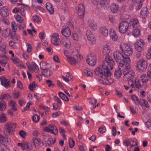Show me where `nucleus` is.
Returning a JSON list of instances; mask_svg holds the SVG:
<instances>
[{"instance_id":"nucleus-1","label":"nucleus","mask_w":151,"mask_h":151,"mask_svg":"<svg viewBox=\"0 0 151 151\" xmlns=\"http://www.w3.org/2000/svg\"><path fill=\"white\" fill-rule=\"evenodd\" d=\"M115 62L112 58L109 56H107L102 62V68L107 75L111 76V74L109 70L113 68Z\"/></svg>"},{"instance_id":"nucleus-2","label":"nucleus","mask_w":151,"mask_h":151,"mask_svg":"<svg viewBox=\"0 0 151 151\" xmlns=\"http://www.w3.org/2000/svg\"><path fill=\"white\" fill-rule=\"evenodd\" d=\"M120 48L122 52L126 57H129L133 53V48L132 47L127 43H122L120 45Z\"/></svg>"},{"instance_id":"nucleus-3","label":"nucleus","mask_w":151,"mask_h":151,"mask_svg":"<svg viewBox=\"0 0 151 151\" xmlns=\"http://www.w3.org/2000/svg\"><path fill=\"white\" fill-rule=\"evenodd\" d=\"M147 65V61L144 59L141 58L137 62L136 69L139 72H142L146 70Z\"/></svg>"},{"instance_id":"nucleus-4","label":"nucleus","mask_w":151,"mask_h":151,"mask_svg":"<svg viewBox=\"0 0 151 151\" xmlns=\"http://www.w3.org/2000/svg\"><path fill=\"white\" fill-rule=\"evenodd\" d=\"M129 57L125 58L124 60L119 64V68L124 72L128 71L131 67Z\"/></svg>"},{"instance_id":"nucleus-5","label":"nucleus","mask_w":151,"mask_h":151,"mask_svg":"<svg viewBox=\"0 0 151 151\" xmlns=\"http://www.w3.org/2000/svg\"><path fill=\"white\" fill-rule=\"evenodd\" d=\"M16 127V124L8 122L6 123L4 127V132L7 134H12L14 131V129Z\"/></svg>"},{"instance_id":"nucleus-6","label":"nucleus","mask_w":151,"mask_h":151,"mask_svg":"<svg viewBox=\"0 0 151 151\" xmlns=\"http://www.w3.org/2000/svg\"><path fill=\"white\" fill-rule=\"evenodd\" d=\"M113 56L115 60L119 64L124 60L125 58L129 57H124L122 53L119 51L114 52Z\"/></svg>"},{"instance_id":"nucleus-7","label":"nucleus","mask_w":151,"mask_h":151,"mask_svg":"<svg viewBox=\"0 0 151 151\" xmlns=\"http://www.w3.org/2000/svg\"><path fill=\"white\" fill-rule=\"evenodd\" d=\"M104 71V69L99 68H96L94 70L95 74L99 77L98 80L100 83H101L100 80H103L104 76H109Z\"/></svg>"},{"instance_id":"nucleus-8","label":"nucleus","mask_w":151,"mask_h":151,"mask_svg":"<svg viewBox=\"0 0 151 151\" xmlns=\"http://www.w3.org/2000/svg\"><path fill=\"white\" fill-rule=\"evenodd\" d=\"M127 21H122L119 24V32L122 33H126L129 28V23Z\"/></svg>"},{"instance_id":"nucleus-9","label":"nucleus","mask_w":151,"mask_h":151,"mask_svg":"<svg viewBox=\"0 0 151 151\" xmlns=\"http://www.w3.org/2000/svg\"><path fill=\"white\" fill-rule=\"evenodd\" d=\"M97 58L95 54H91L87 57L86 62L90 65L94 66L96 63Z\"/></svg>"},{"instance_id":"nucleus-10","label":"nucleus","mask_w":151,"mask_h":151,"mask_svg":"<svg viewBox=\"0 0 151 151\" xmlns=\"http://www.w3.org/2000/svg\"><path fill=\"white\" fill-rule=\"evenodd\" d=\"M145 42L142 39L137 40L134 45L136 50L139 52H141L144 49V46Z\"/></svg>"},{"instance_id":"nucleus-11","label":"nucleus","mask_w":151,"mask_h":151,"mask_svg":"<svg viewBox=\"0 0 151 151\" xmlns=\"http://www.w3.org/2000/svg\"><path fill=\"white\" fill-rule=\"evenodd\" d=\"M45 130L47 132H50L56 135L58 134V130L54 124H50L45 128Z\"/></svg>"},{"instance_id":"nucleus-12","label":"nucleus","mask_w":151,"mask_h":151,"mask_svg":"<svg viewBox=\"0 0 151 151\" xmlns=\"http://www.w3.org/2000/svg\"><path fill=\"white\" fill-rule=\"evenodd\" d=\"M51 41L52 43L55 46H58L60 44V40L58 33H55L53 34L51 37Z\"/></svg>"},{"instance_id":"nucleus-13","label":"nucleus","mask_w":151,"mask_h":151,"mask_svg":"<svg viewBox=\"0 0 151 151\" xmlns=\"http://www.w3.org/2000/svg\"><path fill=\"white\" fill-rule=\"evenodd\" d=\"M17 145L21 147L24 151H31L32 149V145L31 144L29 145L27 142L22 144L18 143Z\"/></svg>"},{"instance_id":"nucleus-14","label":"nucleus","mask_w":151,"mask_h":151,"mask_svg":"<svg viewBox=\"0 0 151 151\" xmlns=\"http://www.w3.org/2000/svg\"><path fill=\"white\" fill-rule=\"evenodd\" d=\"M77 13L80 18H83L85 13V8L84 5L82 4H79L76 9Z\"/></svg>"},{"instance_id":"nucleus-15","label":"nucleus","mask_w":151,"mask_h":151,"mask_svg":"<svg viewBox=\"0 0 151 151\" xmlns=\"http://www.w3.org/2000/svg\"><path fill=\"white\" fill-rule=\"evenodd\" d=\"M135 73L132 70H130L124 73L123 77V80L125 81L132 80L131 79L134 78Z\"/></svg>"},{"instance_id":"nucleus-16","label":"nucleus","mask_w":151,"mask_h":151,"mask_svg":"<svg viewBox=\"0 0 151 151\" xmlns=\"http://www.w3.org/2000/svg\"><path fill=\"white\" fill-rule=\"evenodd\" d=\"M87 39L92 44L95 43L96 40L93 34L90 30H87L86 32Z\"/></svg>"},{"instance_id":"nucleus-17","label":"nucleus","mask_w":151,"mask_h":151,"mask_svg":"<svg viewBox=\"0 0 151 151\" xmlns=\"http://www.w3.org/2000/svg\"><path fill=\"white\" fill-rule=\"evenodd\" d=\"M62 35L66 37H69L71 34V32L69 28L67 26H63L61 31Z\"/></svg>"},{"instance_id":"nucleus-18","label":"nucleus","mask_w":151,"mask_h":151,"mask_svg":"<svg viewBox=\"0 0 151 151\" xmlns=\"http://www.w3.org/2000/svg\"><path fill=\"white\" fill-rule=\"evenodd\" d=\"M110 76H104V78L103 80H101V83L103 84H111L113 83L114 80L113 79L110 78L109 77Z\"/></svg>"},{"instance_id":"nucleus-19","label":"nucleus","mask_w":151,"mask_h":151,"mask_svg":"<svg viewBox=\"0 0 151 151\" xmlns=\"http://www.w3.org/2000/svg\"><path fill=\"white\" fill-rule=\"evenodd\" d=\"M140 105L142 109L146 111L148 110L149 109V104L147 101L145 99L141 100Z\"/></svg>"},{"instance_id":"nucleus-20","label":"nucleus","mask_w":151,"mask_h":151,"mask_svg":"<svg viewBox=\"0 0 151 151\" xmlns=\"http://www.w3.org/2000/svg\"><path fill=\"white\" fill-rule=\"evenodd\" d=\"M27 67L29 70L33 72L37 73L39 70L37 65L34 63H32L31 65L29 64L27 65Z\"/></svg>"},{"instance_id":"nucleus-21","label":"nucleus","mask_w":151,"mask_h":151,"mask_svg":"<svg viewBox=\"0 0 151 151\" xmlns=\"http://www.w3.org/2000/svg\"><path fill=\"white\" fill-rule=\"evenodd\" d=\"M1 84L5 87H7L9 85L10 81L5 77H2L0 79Z\"/></svg>"},{"instance_id":"nucleus-22","label":"nucleus","mask_w":151,"mask_h":151,"mask_svg":"<svg viewBox=\"0 0 151 151\" xmlns=\"http://www.w3.org/2000/svg\"><path fill=\"white\" fill-rule=\"evenodd\" d=\"M109 0H101L99 5L103 8L105 9L109 7Z\"/></svg>"},{"instance_id":"nucleus-23","label":"nucleus","mask_w":151,"mask_h":151,"mask_svg":"<svg viewBox=\"0 0 151 151\" xmlns=\"http://www.w3.org/2000/svg\"><path fill=\"white\" fill-rule=\"evenodd\" d=\"M148 14L147 8L146 7L143 8L140 12L141 17L142 18H145L147 17Z\"/></svg>"},{"instance_id":"nucleus-24","label":"nucleus","mask_w":151,"mask_h":151,"mask_svg":"<svg viewBox=\"0 0 151 151\" xmlns=\"http://www.w3.org/2000/svg\"><path fill=\"white\" fill-rule=\"evenodd\" d=\"M110 9L112 13H116L119 9V6L115 4H112L110 6Z\"/></svg>"},{"instance_id":"nucleus-25","label":"nucleus","mask_w":151,"mask_h":151,"mask_svg":"<svg viewBox=\"0 0 151 151\" xmlns=\"http://www.w3.org/2000/svg\"><path fill=\"white\" fill-rule=\"evenodd\" d=\"M110 34L112 39L114 41H116L118 39V37L116 35L115 31L113 29L110 31Z\"/></svg>"},{"instance_id":"nucleus-26","label":"nucleus","mask_w":151,"mask_h":151,"mask_svg":"<svg viewBox=\"0 0 151 151\" xmlns=\"http://www.w3.org/2000/svg\"><path fill=\"white\" fill-rule=\"evenodd\" d=\"M46 7L47 10L51 14L54 12V9L52 4L50 3H47L46 4Z\"/></svg>"},{"instance_id":"nucleus-27","label":"nucleus","mask_w":151,"mask_h":151,"mask_svg":"<svg viewBox=\"0 0 151 151\" xmlns=\"http://www.w3.org/2000/svg\"><path fill=\"white\" fill-rule=\"evenodd\" d=\"M9 10L5 7H3L0 10V15L5 17L9 15Z\"/></svg>"},{"instance_id":"nucleus-28","label":"nucleus","mask_w":151,"mask_h":151,"mask_svg":"<svg viewBox=\"0 0 151 151\" xmlns=\"http://www.w3.org/2000/svg\"><path fill=\"white\" fill-rule=\"evenodd\" d=\"M111 52L110 47L107 45L104 46L102 49V52L105 55H107Z\"/></svg>"},{"instance_id":"nucleus-29","label":"nucleus","mask_w":151,"mask_h":151,"mask_svg":"<svg viewBox=\"0 0 151 151\" xmlns=\"http://www.w3.org/2000/svg\"><path fill=\"white\" fill-rule=\"evenodd\" d=\"M6 48V45L5 44H2L0 45V51L3 54L2 57H5L6 58H7V57L4 55L7 52Z\"/></svg>"},{"instance_id":"nucleus-30","label":"nucleus","mask_w":151,"mask_h":151,"mask_svg":"<svg viewBox=\"0 0 151 151\" xmlns=\"http://www.w3.org/2000/svg\"><path fill=\"white\" fill-rule=\"evenodd\" d=\"M41 73L42 75L45 77H50L52 74V73L50 71L49 68L42 70Z\"/></svg>"},{"instance_id":"nucleus-31","label":"nucleus","mask_w":151,"mask_h":151,"mask_svg":"<svg viewBox=\"0 0 151 151\" xmlns=\"http://www.w3.org/2000/svg\"><path fill=\"white\" fill-rule=\"evenodd\" d=\"M139 24L138 20L137 19H134L131 22V25L129 27V29H134L136 26L137 27Z\"/></svg>"},{"instance_id":"nucleus-32","label":"nucleus","mask_w":151,"mask_h":151,"mask_svg":"<svg viewBox=\"0 0 151 151\" xmlns=\"http://www.w3.org/2000/svg\"><path fill=\"white\" fill-rule=\"evenodd\" d=\"M40 67L42 70L49 68L50 65L46 62H41L40 64Z\"/></svg>"},{"instance_id":"nucleus-33","label":"nucleus","mask_w":151,"mask_h":151,"mask_svg":"<svg viewBox=\"0 0 151 151\" xmlns=\"http://www.w3.org/2000/svg\"><path fill=\"white\" fill-rule=\"evenodd\" d=\"M88 24L89 26L92 29L95 30L97 29V25L93 20H89L88 21Z\"/></svg>"},{"instance_id":"nucleus-34","label":"nucleus","mask_w":151,"mask_h":151,"mask_svg":"<svg viewBox=\"0 0 151 151\" xmlns=\"http://www.w3.org/2000/svg\"><path fill=\"white\" fill-rule=\"evenodd\" d=\"M131 29L133 30L132 34L135 37H137L140 35V31L137 27L136 26L134 29L132 28Z\"/></svg>"},{"instance_id":"nucleus-35","label":"nucleus","mask_w":151,"mask_h":151,"mask_svg":"<svg viewBox=\"0 0 151 151\" xmlns=\"http://www.w3.org/2000/svg\"><path fill=\"white\" fill-rule=\"evenodd\" d=\"M69 62L72 65H75L78 62V60L76 59V58L70 56L67 59Z\"/></svg>"},{"instance_id":"nucleus-36","label":"nucleus","mask_w":151,"mask_h":151,"mask_svg":"<svg viewBox=\"0 0 151 151\" xmlns=\"http://www.w3.org/2000/svg\"><path fill=\"white\" fill-rule=\"evenodd\" d=\"M100 32L102 35L104 36H106L108 35V31L106 27L104 26H102L100 28Z\"/></svg>"},{"instance_id":"nucleus-37","label":"nucleus","mask_w":151,"mask_h":151,"mask_svg":"<svg viewBox=\"0 0 151 151\" xmlns=\"http://www.w3.org/2000/svg\"><path fill=\"white\" fill-rule=\"evenodd\" d=\"M11 32V30L9 29H7L3 30L2 35L3 37H6L9 36Z\"/></svg>"},{"instance_id":"nucleus-38","label":"nucleus","mask_w":151,"mask_h":151,"mask_svg":"<svg viewBox=\"0 0 151 151\" xmlns=\"http://www.w3.org/2000/svg\"><path fill=\"white\" fill-rule=\"evenodd\" d=\"M140 78L143 83L147 82L150 79L147 75L145 74L142 75Z\"/></svg>"},{"instance_id":"nucleus-39","label":"nucleus","mask_w":151,"mask_h":151,"mask_svg":"<svg viewBox=\"0 0 151 151\" xmlns=\"http://www.w3.org/2000/svg\"><path fill=\"white\" fill-rule=\"evenodd\" d=\"M58 94L59 97L63 100L66 101H69V99L68 97L63 92H59Z\"/></svg>"},{"instance_id":"nucleus-40","label":"nucleus","mask_w":151,"mask_h":151,"mask_svg":"<svg viewBox=\"0 0 151 151\" xmlns=\"http://www.w3.org/2000/svg\"><path fill=\"white\" fill-rule=\"evenodd\" d=\"M131 99L133 100L135 104L137 105H139L141 103V101H140L137 97L134 95H132L131 97Z\"/></svg>"},{"instance_id":"nucleus-41","label":"nucleus","mask_w":151,"mask_h":151,"mask_svg":"<svg viewBox=\"0 0 151 151\" xmlns=\"http://www.w3.org/2000/svg\"><path fill=\"white\" fill-rule=\"evenodd\" d=\"M33 141L35 147H36V146H39L41 142V140L37 138H33Z\"/></svg>"},{"instance_id":"nucleus-42","label":"nucleus","mask_w":151,"mask_h":151,"mask_svg":"<svg viewBox=\"0 0 151 151\" xmlns=\"http://www.w3.org/2000/svg\"><path fill=\"white\" fill-rule=\"evenodd\" d=\"M122 75L121 70L119 69L116 70L114 73V76L116 79H118L120 78Z\"/></svg>"},{"instance_id":"nucleus-43","label":"nucleus","mask_w":151,"mask_h":151,"mask_svg":"<svg viewBox=\"0 0 151 151\" xmlns=\"http://www.w3.org/2000/svg\"><path fill=\"white\" fill-rule=\"evenodd\" d=\"M6 102L2 101L0 102V111H2L5 110L6 108Z\"/></svg>"},{"instance_id":"nucleus-44","label":"nucleus","mask_w":151,"mask_h":151,"mask_svg":"<svg viewBox=\"0 0 151 151\" xmlns=\"http://www.w3.org/2000/svg\"><path fill=\"white\" fill-rule=\"evenodd\" d=\"M7 120L6 114L4 113H2L0 116V122L1 123L4 122Z\"/></svg>"},{"instance_id":"nucleus-45","label":"nucleus","mask_w":151,"mask_h":151,"mask_svg":"<svg viewBox=\"0 0 151 151\" xmlns=\"http://www.w3.org/2000/svg\"><path fill=\"white\" fill-rule=\"evenodd\" d=\"M140 82V81L137 78L135 79L134 85L136 88H140L142 87V85L141 84Z\"/></svg>"},{"instance_id":"nucleus-46","label":"nucleus","mask_w":151,"mask_h":151,"mask_svg":"<svg viewBox=\"0 0 151 151\" xmlns=\"http://www.w3.org/2000/svg\"><path fill=\"white\" fill-rule=\"evenodd\" d=\"M63 44L67 48H69L71 46L70 41L68 40H66L64 41Z\"/></svg>"},{"instance_id":"nucleus-47","label":"nucleus","mask_w":151,"mask_h":151,"mask_svg":"<svg viewBox=\"0 0 151 151\" xmlns=\"http://www.w3.org/2000/svg\"><path fill=\"white\" fill-rule=\"evenodd\" d=\"M32 19L35 22L37 23L40 22L41 21V18L36 15H35L32 17Z\"/></svg>"},{"instance_id":"nucleus-48","label":"nucleus","mask_w":151,"mask_h":151,"mask_svg":"<svg viewBox=\"0 0 151 151\" xmlns=\"http://www.w3.org/2000/svg\"><path fill=\"white\" fill-rule=\"evenodd\" d=\"M11 26L12 30L14 32H15L17 28L18 27L17 24H16L14 22H12L11 23Z\"/></svg>"},{"instance_id":"nucleus-49","label":"nucleus","mask_w":151,"mask_h":151,"mask_svg":"<svg viewBox=\"0 0 151 151\" xmlns=\"http://www.w3.org/2000/svg\"><path fill=\"white\" fill-rule=\"evenodd\" d=\"M83 72L88 77L92 76L93 75V73L88 70L85 69L83 70Z\"/></svg>"},{"instance_id":"nucleus-50","label":"nucleus","mask_w":151,"mask_h":151,"mask_svg":"<svg viewBox=\"0 0 151 151\" xmlns=\"http://www.w3.org/2000/svg\"><path fill=\"white\" fill-rule=\"evenodd\" d=\"M14 17L16 20L20 23H22L23 21V19L20 16L18 15H17L14 16Z\"/></svg>"},{"instance_id":"nucleus-51","label":"nucleus","mask_w":151,"mask_h":151,"mask_svg":"<svg viewBox=\"0 0 151 151\" xmlns=\"http://www.w3.org/2000/svg\"><path fill=\"white\" fill-rule=\"evenodd\" d=\"M69 145L70 147L71 148H72L75 145V142L73 139L70 138L69 139Z\"/></svg>"},{"instance_id":"nucleus-52","label":"nucleus","mask_w":151,"mask_h":151,"mask_svg":"<svg viewBox=\"0 0 151 151\" xmlns=\"http://www.w3.org/2000/svg\"><path fill=\"white\" fill-rule=\"evenodd\" d=\"M33 121L35 122H37L40 119V117L37 115H35L32 116Z\"/></svg>"},{"instance_id":"nucleus-53","label":"nucleus","mask_w":151,"mask_h":151,"mask_svg":"<svg viewBox=\"0 0 151 151\" xmlns=\"http://www.w3.org/2000/svg\"><path fill=\"white\" fill-rule=\"evenodd\" d=\"M98 131L100 133L103 134L106 131V127L104 126H102L99 129Z\"/></svg>"},{"instance_id":"nucleus-54","label":"nucleus","mask_w":151,"mask_h":151,"mask_svg":"<svg viewBox=\"0 0 151 151\" xmlns=\"http://www.w3.org/2000/svg\"><path fill=\"white\" fill-rule=\"evenodd\" d=\"M132 141L130 140L129 139H127L124 141V144L127 147H128L129 145H131Z\"/></svg>"},{"instance_id":"nucleus-55","label":"nucleus","mask_w":151,"mask_h":151,"mask_svg":"<svg viewBox=\"0 0 151 151\" xmlns=\"http://www.w3.org/2000/svg\"><path fill=\"white\" fill-rule=\"evenodd\" d=\"M27 47V51L28 53L32 51V46L29 43L26 44Z\"/></svg>"},{"instance_id":"nucleus-56","label":"nucleus","mask_w":151,"mask_h":151,"mask_svg":"<svg viewBox=\"0 0 151 151\" xmlns=\"http://www.w3.org/2000/svg\"><path fill=\"white\" fill-rule=\"evenodd\" d=\"M20 95V92L19 91H17L16 92H14L13 93V96L15 99H17L19 98Z\"/></svg>"},{"instance_id":"nucleus-57","label":"nucleus","mask_w":151,"mask_h":151,"mask_svg":"<svg viewBox=\"0 0 151 151\" xmlns=\"http://www.w3.org/2000/svg\"><path fill=\"white\" fill-rule=\"evenodd\" d=\"M17 26L19 29L22 30L25 27V25L23 23L19 24H17Z\"/></svg>"},{"instance_id":"nucleus-58","label":"nucleus","mask_w":151,"mask_h":151,"mask_svg":"<svg viewBox=\"0 0 151 151\" xmlns=\"http://www.w3.org/2000/svg\"><path fill=\"white\" fill-rule=\"evenodd\" d=\"M17 86L21 89H22L23 88L22 84L19 81H17Z\"/></svg>"},{"instance_id":"nucleus-59","label":"nucleus","mask_w":151,"mask_h":151,"mask_svg":"<svg viewBox=\"0 0 151 151\" xmlns=\"http://www.w3.org/2000/svg\"><path fill=\"white\" fill-rule=\"evenodd\" d=\"M146 56L148 59H150L151 58V47L148 50Z\"/></svg>"},{"instance_id":"nucleus-60","label":"nucleus","mask_w":151,"mask_h":151,"mask_svg":"<svg viewBox=\"0 0 151 151\" xmlns=\"http://www.w3.org/2000/svg\"><path fill=\"white\" fill-rule=\"evenodd\" d=\"M54 100L56 101L58 104H62L61 100L58 97L55 96H54Z\"/></svg>"},{"instance_id":"nucleus-61","label":"nucleus","mask_w":151,"mask_h":151,"mask_svg":"<svg viewBox=\"0 0 151 151\" xmlns=\"http://www.w3.org/2000/svg\"><path fill=\"white\" fill-rule=\"evenodd\" d=\"M145 125L147 128H149L151 125V119H149L145 123Z\"/></svg>"},{"instance_id":"nucleus-62","label":"nucleus","mask_w":151,"mask_h":151,"mask_svg":"<svg viewBox=\"0 0 151 151\" xmlns=\"http://www.w3.org/2000/svg\"><path fill=\"white\" fill-rule=\"evenodd\" d=\"M52 81L50 80H47L46 81V84L48 85L49 87L53 86L55 85V84L52 83Z\"/></svg>"},{"instance_id":"nucleus-63","label":"nucleus","mask_w":151,"mask_h":151,"mask_svg":"<svg viewBox=\"0 0 151 151\" xmlns=\"http://www.w3.org/2000/svg\"><path fill=\"white\" fill-rule=\"evenodd\" d=\"M19 134L21 137L24 138L26 135V132L24 131H21L19 132Z\"/></svg>"},{"instance_id":"nucleus-64","label":"nucleus","mask_w":151,"mask_h":151,"mask_svg":"<svg viewBox=\"0 0 151 151\" xmlns=\"http://www.w3.org/2000/svg\"><path fill=\"white\" fill-rule=\"evenodd\" d=\"M35 82H33L32 84H30L29 86V88L30 90H32L34 88H35Z\"/></svg>"}]
</instances>
